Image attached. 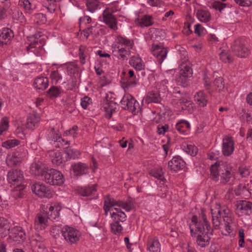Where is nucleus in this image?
Listing matches in <instances>:
<instances>
[{
	"label": "nucleus",
	"mask_w": 252,
	"mask_h": 252,
	"mask_svg": "<svg viewBox=\"0 0 252 252\" xmlns=\"http://www.w3.org/2000/svg\"><path fill=\"white\" fill-rule=\"evenodd\" d=\"M187 222L191 236L197 237V244L201 247L208 245L210 236L212 235V230L204 213L202 212L199 217L193 216Z\"/></svg>",
	"instance_id": "obj_1"
},
{
	"label": "nucleus",
	"mask_w": 252,
	"mask_h": 252,
	"mask_svg": "<svg viewBox=\"0 0 252 252\" xmlns=\"http://www.w3.org/2000/svg\"><path fill=\"white\" fill-rule=\"evenodd\" d=\"M111 45L113 55L119 59H125L130 55L134 46L133 40L120 34L116 35Z\"/></svg>",
	"instance_id": "obj_2"
},
{
	"label": "nucleus",
	"mask_w": 252,
	"mask_h": 252,
	"mask_svg": "<svg viewBox=\"0 0 252 252\" xmlns=\"http://www.w3.org/2000/svg\"><path fill=\"white\" fill-rule=\"evenodd\" d=\"M7 180L10 184L15 186L13 191V195L21 197L24 195L25 188L23 184L24 181L23 172L19 169L11 170L7 173Z\"/></svg>",
	"instance_id": "obj_3"
},
{
	"label": "nucleus",
	"mask_w": 252,
	"mask_h": 252,
	"mask_svg": "<svg viewBox=\"0 0 252 252\" xmlns=\"http://www.w3.org/2000/svg\"><path fill=\"white\" fill-rule=\"evenodd\" d=\"M109 196H105L104 198L103 209L105 211V215L107 216L109 212L110 213L111 218L113 221L118 222H124L126 219V215L120 208L116 205L108 203Z\"/></svg>",
	"instance_id": "obj_4"
},
{
	"label": "nucleus",
	"mask_w": 252,
	"mask_h": 252,
	"mask_svg": "<svg viewBox=\"0 0 252 252\" xmlns=\"http://www.w3.org/2000/svg\"><path fill=\"white\" fill-rule=\"evenodd\" d=\"M212 222L216 229L220 228V218L222 216L224 218L225 216H231L230 210L225 206L221 207L219 203H216L211 209Z\"/></svg>",
	"instance_id": "obj_5"
},
{
	"label": "nucleus",
	"mask_w": 252,
	"mask_h": 252,
	"mask_svg": "<svg viewBox=\"0 0 252 252\" xmlns=\"http://www.w3.org/2000/svg\"><path fill=\"white\" fill-rule=\"evenodd\" d=\"M45 181L53 186L62 185L64 181L63 174L59 171L53 168L48 169L42 174Z\"/></svg>",
	"instance_id": "obj_6"
},
{
	"label": "nucleus",
	"mask_w": 252,
	"mask_h": 252,
	"mask_svg": "<svg viewBox=\"0 0 252 252\" xmlns=\"http://www.w3.org/2000/svg\"><path fill=\"white\" fill-rule=\"evenodd\" d=\"M62 233L65 241L70 245L76 244L81 236L79 230L68 226H65L62 228Z\"/></svg>",
	"instance_id": "obj_7"
},
{
	"label": "nucleus",
	"mask_w": 252,
	"mask_h": 252,
	"mask_svg": "<svg viewBox=\"0 0 252 252\" xmlns=\"http://www.w3.org/2000/svg\"><path fill=\"white\" fill-rule=\"evenodd\" d=\"M123 109H127L133 113L136 114L140 110L139 104L130 94H126L121 101Z\"/></svg>",
	"instance_id": "obj_8"
},
{
	"label": "nucleus",
	"mask_w": 252,
	"mask_h": 252,
	"mask_svg": "<svg viewBox=\"0 0 252 252\" xmlns=\"http://www.w3.org/2000/svg\"><path fill=\"white\" fill-rule=\"evenodd\" d=\"M223 222V226L221 228V234L225 236H234L237 229V224L235 220L231 216H225Z\"/></svg>",
	"instance_id": "obj_9"
},
{
	"label": "nucleus",
	"mask_w": 252,
	"mask_h": 252,
	"mask_svg": "<svg viewBox=\"0 0 252 252\" xmlns=\"http://www.w3.org/2000/svg\"><path fill=\"white\" fill-rule=\"evenodd\" d=\"M192 73L190 64L186 62H183L180 65L179 75L176 78L177 84L184 86L186 83V79L190 77Z\"/></svg>",
	"instance_id": "obj_10"
},
{
	"label": "nucleus",
	"mask_w": 252,
	"mask_h": 252,
	"mask_svg": "<svg viewBox=\"0 0 252 252\" xmlns=\"http://www.w3.org/2000/svg\"><path fill=\"white\" fill-rule=\"evenodd\" d=\"M32 192L40 197L51 198L53 192L45 185L41 183H36L31 186Z\"/></svg>",
	"instance_id": "obj_11"
},
{
	"label": "nucleus",
	"mask_w": 252,
	"mask_h": 252,
	"mask_svg": "<svg viewBox=\"0 0 252 252\" xmlns=\"http://www.w3.org/2000/svg\"><path fill=\"white\" fill-rule=\"evenodd\" d=\"M236 213L239 216H250L252 214V203L246 200H239L235 204Z\"/></svg>",
	"instance_id": "obj_12"
},
{
	"label": "nucleus",
	"mask_w": 252,
	"mask_h": 252,
	"mask_svg": "<svg viewBox=\"0 0 252 252\" xmlns=\"http://www.w3.org/2000/svg\"><path fill=\"white\" fill-rule=\"evenodd\" d=\"M112 13L113 12L110 11V8H106L103 10L100 18L111 30L116 31L118 29L117 21Z\"/></svg>",
	"instance_id": "obj_13"
},
{
	"label": "nucleus",
	"mask_w": 252,
	"mask_h": 252,
	"mask_svg": "<svg viewBox=\"0 0 252 252\" xmlns=\"http://www.w3.org/2000/svg\"><path fill=\"white\" fill-rule=\"evenodd\" d=\"M27 151L25 150L16 151L11 154L7 155L6 162L9 166L19 164L26 158Z\"/></svg>",
	"instance_id": "obj_14"
},
{
	"label": "nucleus",
	"mask_w": 252,
	"mask_h": 252,
	"mask_svg": "<svg viewBox=\"0 0 252 252\" xmlns=\"http://www.w3.org/2000/svg\"><path fill=\"white\" fill-rule=\"evenodd\" d=\"M151 52L158 63L161 64L166 58L168 50L161 44H153Z\"/></svg>",
	"instance_id": "obj_15"
},
{
	"label": "nucleus",
	"mask_w": 252,
	"mask_h": 252,
	"mask_svg": "<svg viewBox=\"0 0 252 252\" xmlns=\"http://www.w3.org/2000/svg\"><path fill=\"white\" fill-rule=\"evenodd\" d=\"M61 209V206L59 204L53 203L49 204L46 206L43 213L45 214L48 219L53 220H57L59 218L60 211Z\"/></svg>",
	"instance_id": "obj_16"
},
{
	"label": "nucleus",
	"mask_w": 252,
	"mask_h": 252,
	"mask_svg": "<svg viewBox=\"0 0 252 252\" xmlns=\"http://www.w3.org/2000/svg\"><path fill=\"white\" fill-rule=\"evenodd\" d=\"M47 138L51 143L53 142L52 144H55V146L60 147L61 145L69 144L68 141H65L59 135L58 131L54 128H51L48 130Z\"/></svg>",
	"instance_id": "obj_17"
},
{
	"label": "nucleus",
	"mask_w": 252,
	"mask_h": 252,
	"mask_svg": "<svg viewBox=\"0 0 252 252\" xmlns=\"http://www.w3.org/2000/svg\"><path fill=\"white\" fill-rule=\"evenodd\" d=\"M50 78L53 84L61 82L62 84H65L69 80L68 76L66 75L64 70L61 67L52 71L50 74Z\"/></svg>",
	"instance_id": "obj_18"
},
{
	"label": "nucleus",
	"mask_w": 252,
	"mask_h": 252,
	"mask_svg": "<svg viewBox=\"0 0 252 252\" xmlns=\"http://www.w3.org/2000/svg\"><path fill=\"white\" fill-rule=\"evenodd\" d=\"M29 41L31 43L27 47L28 53H32L36 56H39L42 51L41 43L35 36L30 37Z\"/></svg>",
	"instance_id": "obj_19"
},
{
	"label": "nucleus",
	"mask_w": 252,
	"mask_h": 252,
	"mask_svg": "<svg viewBox=\"0 0 252 252\" xmlns=\"http://www.w3.org/2000/svg\"><path fill=\"white\" fill-rule=\"evenodd\" d=\"M227 163L216 162L210 167V176L211 178L215 181H218L221 173L223 172Z\"/></svg>",
	"instance_id": "obj_20"
},
{
	"label": "nucleus",
	"mask_w": 252,
	"mask_h": 252,
	"mask_svg": "<svg viewBox=\"0 0 252 252\" xmlns=\"http://www.w3.org/2000/svg\"><path fill=\"white\" fill-rule=\"evenodd\" d=\"M234 150V143L231 137L226 136L222 139V153L224 156L232 154Z\"/></svg>",
	"instance_id": "obj_21"
},
{
	"label": "nucleus",
	"mask_w": 252,
	"mask_h": 252,
	"mask_svg": "<svg viewBox=\"0 0 252 252\" xmlns=\"http://www.w3.org/2000/svg\"><path fill=\"white\" fill-rule=\"evenodd\" d=\"M136 26L141 28L152 26L154 23V18L152 16L148 14L139 16L134 20Z\"/></svg>",
	"instance_id": "obj_22"
},
{
	"label": "nucleus",
	"mask_w": 252,
	"mask_h": 252,
	"mask_svg": "<svg viewBox=\"0 0 252 252\" xmlns=\"http://www.w3.org/2000/svg\"><path fill=\"white\" fill-rule=\"evenodd\" d=\"M185 162L180 156H175L169 161L168 168L175 172H177L183 169Z\"/></svg>",
	"instance_id": "obj_23"
},
{
	"label": "nucleus",
	"mask_w": 252,
	"mask_h": 252,
	"mask_svg": "<svg viewBox=\"0 0 252 252\" xmlns=\"http://www.w3.org/2000/svg\"><path fill=\"white\" fill-rule=\"evenodd\" d=\"M10 237L13 241L20 242L25 239L26 234L21 227L16 226L11 228Z\"/></svg>",
	"instance_id": "obj_24"
},
{
	"label": "nucleus",
	"mask_w": 252,
	"mask_h": 252,
	"mask_svg": "<svg viewBox=\"0 0 252 252\" xmlns=\"http://www.w3.org/2000/svg\"><path fill=\"white\" fill-rule=\"evenodd\" d=\"M234 53L240 58H246L250 53L249 49L245 45L236 42L232 46Z\"/></svg>",
	"instance_id": "obj_25"
},
{
	"label": "nucleus",
	"mask_w": 252,
	"mask_h": 252,
	"mask_svg": "<svg viewBox=\"0 0 252 252\" xmlns=\"http://www.w3.org/2000/svg\"><path fill=\"white\" fill-rule=\"evenodd\" d=\"M48 218L44 214H38L34 220V228L37 230L44 229L48 225Z\"/></svg>",
	"instance_id": "obj_26"
},
{
	"label": "nucleus",
	"mask_w": 252,
	"mask_h": 252,
	"mask_svg": "<svg viewBox=\"0 0 252 252\" xmlns=\"http://www.w3.org/2000/svg\"><path fill=\"white\" fill-rule=\"evenodd\" d=\"M96 187V185H93L82 188L80 191V194L83 196L89 197V199L96 198L97 196Z\"/></svg>",
	"instance_id": "obj_27"
},
{
	"label": "nucleus",
	"mask_w": 252,
	"mask_h": 252,
	"mask_svg": "<svg viewBox=\"0 0 252 252\" xmlns=\"http://www.w3.org/2000/svg\"><path fill=\"white\" fill-rule=\"evenodd\" d=\"M48 154L54 165H60L66 161V158L63 157L61 152L59 151H51L49 152Z\"/></svg>",
	"instance_id": "obj_28"
},
{
	"label": "nucleus",
	"mask_w": 252,
	"mask_h": 252,
	"mask_svg": "<svg viewBox=\"0 0 252 252\" xmlns=\"http://www.w3.org/2000/svg\"><path fill=\"white\" fill-rule=\"evenodd\" d=\"M194 99L196 104L201 107H205L208 102L207 95L202 91H198L194 94Z\"/></svg>",
	"instance_id": "obj_29"
},
{
	"label": "nucleus",
	"mask_w": 252,
	"mask_h": 252,
	"mask_svg": "<svg viewBox=\"0 0 252 252\" xmlns=\"http://www.w3.org/2000/svg\"><path fill=\"white\" fill-rule=\"evenodd\" d=\"M176 129L181 134L188 135L190 130V125L189 123L185 120H180L176 124Z\"/></svg>",
	"instance_id": "obj_30"
},
{
	"label": "nucleus",
	"mask_w": 252,
	"mask_h": 252,
	"mask_svg": "<svg viewBox=\"0 0 252 252\" xmlns=\"http://www.w3.org/2000/svg\"><path fill=\"white\" fill-rule=\"evenodd\" d=\"M40 121L39 115L35 113L30 114L27 119L26 127L27 128L33 129L38 126Z\"/></svg>",
	"instance_id": "obj_31"
},
{
	"label": "nucleus",
	"mask_w": 252,
	"mask_h": 252,
	"mask_svg": "<svg viewBox=\"0 0 252 252\" xmlns=\"http://www.w3.org/2000/svg\"><path fill=\"white\" fill-rule=\"evenodd\" d=\"M161 245L156 237L151 238L147 244V250L149 252H160Z\"/></svg>",
	"instance_id": "obj_32"
},
{
	"label": "nucleus",
	"mask_w": 252,
	"mask_h": 252,
	"mask_svg": "<svg viewBox=\"0 0 252 252\" xmlns=\"http://www.w3.org/2000/svg\"><path fill=\"white\" fill-rule=\"evenodd\" d=\"M233 176L231 167L227 163L223 172L221 173L219 180L220 183L225 184L228 182L230 178Z\"/></svg>",
	"instance_id": "obj_33"
},
{
	"label": "nucleus",
	"mask_w": 252,
	"mask_h": 252,
	"mask_svg": "<svg viewBox=\"0 0 252 252\" xmlns=\"http://www.w3.org/2000/svg\"><path fill=\"white\" fill-rule=\"evenodd\" d=\"M117 107L118 104L115 102L106 100L103 106V109L106 113V117L110 118L112 113L115 111Z\"/></svg>",
	"instance_id": "obj_34"
},
{
	"label": "nucleus",
	"mask_w": 252,
	"mask_h": 252,
	"mask_svg": "<svg viewBox=\"0 0 252 252\" xmlns=\"http://www.w3.org/2000/svg\"><path fill=\"white\" fill-rule=\"evenodd\" d=\"M129 64L137 70L145 69V64L139 56L131 57L129 60Z\"/></svg>",
	"instance_id": "obj_35"
},
{
	"label": "nucleus",
	"mask_w": 252,
	"mask_h": 252,
	"mask_svg": "<svg viewBox=\"0 0 252 252\" xmlns=\"http://www.w3.org/2000/svg\"><path fill=\"white\" fill-rule=\"evenodd\" d=\"M71 170L76 176H80L87 172L88 166L84 163L78 162L71 166Z\"/></svg>",
	"instance_id": "obj_36"
},
{
	"label": "nucleus",
	"mask_w": 252,
	"mask_h": 252,
	"mask_svg": "<svg viewBox=\"0 0 252 252\" xmlns=\"http://www.w3.org/2000/svg\"><path fill=\"white\" fill-rule=\"evenodd\" d=\"M19 5L23 8L26 14H31L36 9L35 5L29 0H19Z\"/></svg>",
	"instance_id": "obj_37"
},
{
	"label": "nucleus",
	"mask_w": 252,
	"mask_h": 252,
	"mask_svg": "<svg viewBox=\"0 0 252 252\" xmlns=\"http://www.w3.org/2000/svg\"><path fill=\"white\" fill-rule=\"evenodd\" d=\"M181 149L188 155L194 156L197 153V147L190 142H183L181 145Z\"/></svg>",
	"instance_id": "obj_38"
},
{
	"label": "nucleus",
	"mask_w": 252,
	"mask_h": 252,
	"mask_svg": "<svg viewBox=\"0 0 252 252\" xmlns=\"http://www.w3.org/2000/svg\"><path fill=\"white\" fill-rule=\"evenodd\" d=\"M108 203L112 204V205H116L119 208L125 210L127 212H129L133 208L132 205L130 202H123L121 201H116L113 198L109 196V200Z\"/></svg>",
	"instance_id": "obj_39"
},
{
	"label": "nucleus",
	"mask_w": 252,
	"mask_h": 252,
	"mask_svg": "<svg viewBox=\"0 0 252 252\" xmlns=\"http://www.w3.org/2000/svg\"><path fill=\"white\" fill-rule=\"evenodd\" d=\"M33 85L36 89L44 90L48 86L49 81L47 77L40 76L35 79Z\"/></svg>",
	"instance_id": "obj_40"
},
{
	"label": "nucleus",
	"mask_w": 252,
	"mask_h": 252,
	"mask_svg": "<svg viewBox=\"0 0 252 252\" xmlns=\"http://www.w3.org/2000/svg\"><path fill=\"white\" fill-rule=\"evenodd\" d=\"M10 223L6 220L0 217V234L2 237H5L8 234H10Z\"/></svg>",
	"instance_id": "obj_41"
},
{
	"label": "nucleus",
	"mask_w": 252,
	"mask_h": 252,
	"mask_svg": "<svg viewBox=\"0 0 252 252\" xmlns=\"http://www.w3.org/2000/svg\"><path fill=\"white\" fill-rule=\"evenodd\" d=\"M180 104L183 110H187L191 113L193 110V104L190 98L183 97L180 99Z\"/></svg>",
	"instance_id": "obj_42"
},
{
	"label": "nucleus",
	"mask_w": 252,
	"mask_h": 252,
	"mask_svg": "<svg viewBox=\"0 0 252 252\" xmlns=\"http://www.w3.org/2000/svg\"><path fill=\"white\" fill-rule=\"evenodd\" d=\"M196 16L198 20L203 23H207L210 21L211 16L208 11L200 9L197 11Z\"/></svg>",
	"instance_id": "obj_43"
},
{
	"label": "nucleus",
	"mask_w": 252,
	"mask_h": 252,
	"mask_svg": "<svg viewBox=\"0 0 252 252\" xmlns=\"http://www.w3.org/2000/svg\"><path fill=\"white\" fill-rule=\"evenodd\" d=\"M102 5V3L97 0H88L86 3L87 9L91 13H94L100 9Z\"/></svg>",
	"instance_id": "obj_44"
},
{
	"label": "nucleus",
	"mask_w": 252,
	"mask_h": 252,
	"mask_svg": "<svg viewBox=\"0 0 252 252\" xmlns=\"http://www.w3.org/2000/svg\"><path fill=\"white\" fill-rule=\"evenodd\" d=\"M13 36V31L9 28H3L0 30V38L5 42L9 41Z\"/></svg>",
	"instance_id": "obj_45"
},
{
	"label": "nucleus",
	"mask_w": 252,
	"mask_h": 252,
	"mask_svg": "<svg viewBox=\"0 0 252 252\" xmlns=\"http://www.w3.org/2000/svg\"><path fill=\"white\" fill-rule=\"evenodd\" d=\"M30 170L32 173L36 176L41 175L44 174L46 171L43 170V167L41 165L40 163L36 162H33L30 167Z\"/></svg>",
	"instance_id": "obj_46"
},
{
	"label": "nucleus",
	"mask_w": 252,
	"mask_h": 252,
	"mask_svg": "<svg viewBox=\"0 0 252 252\" xmlns=\"http://www.w3.org/2000/svg\"><path fill=\"white\" fill-rule=\"evenodd\" d=\"M65 154L66 155V160L71 158H78L81 155V153L79 151L71 147H68L66 149Z\"/></svg>",
	"instance_id": "obj_47"
},
{
	"label": "nucleus",
	"mask_w": 252,
	"mask_h": 252,
	"mask_svg": "<svg viewBox=\"0 0 252 252\" xmlns=\"http://www.w3.org/2000/svg\"><path fill=\"white\" fill-rule=\"evenodd\" d=\"M9 120L8 117L2 118L0 121V135H2L8 130Z\"/></svg>",
	"instance_id": "obj_48"
},
{
	"label": "nucleus",
	"mask_w": 252,
	"mask_h": 252,
	"mask_svg": "<svg viewBox=\"0 0 252 252\" xmlns=\"http://www.w3.org/2000/svg\"><path fill=\"white\" fill-rule=\"evenodd\" d=\"M128 78L127 79V85L129 87L132 88L138 84V80L134 75V72L132 70H129L128 72Z\"/></svg>",
	"instance_id": "obj_49"
},
{
	"label": "nucleus",
	"mask_w": 252,
	"mask_h": 252,
	"mask_svg": "<svg viewBox=\"0 0 252 252\" xmlns=\"http://www.w3.org/2000/svg\"><path fill=\"white\" fill-rule=\"evenodd\" d=\"M160 100L161 97L159 93L155 92H151L149 93H148L146 97V101L148 103H158L160 102Z\"/></svg>",
	"instance_id": "obj_50"
},
{
	"label": "nucleus",
	"mask_w": 252,
	"mask_h": 252,
	"mask_svg": "<svg viewBox=\"0 0 252 252\" xmlns=\"http://www.w3.org/2000/svg\"><path fill=\"white\" fill-rule=\"evenodd\" d=\"M47 95L50 98H56L60 95L62 93L61 89L56 86H52L48 90Z\"/></svg>",
	"instance_id": "obj_51"
},
{
	"label": "nucleus",
	"mask_w": 252,
	"mask_h": 252,
	"mask_svg": "<svg viewBox=\"0 0 252 252\" xmlns=\"http://www.w3.org/2000/svg\"><path fill=\"white\" fill-rule=\"evenodd\" d=\"M220 58L224 63H229L233 61V58L227 50H223L220 53Z\"/></svg>",
	"instance_id": "obj_52"
},
{
	"label": "nucleus",
	"mask_w": 252,
	"mask_h": 252,
	"mask_svg": "<svg viewBox=\"0 0 252 252\" xmlns=\"http://www.w3.org/2000/svg\"><path fill=\"white\" fill-rule=\"evenodd\" d=\"M167 84L168 81L166 79H164L158 82L156 86V88L157 90L158 91L159 93L164 94L168 91V87L167 86Z\"/></svg>",
	"instance_id": "obj_53"
},
{
	"label": "nucleus",
	"mask_w": 252,
	"mask_h": 252,
	"mask_svg": "<svg viewBox=\"0 0 252 252\" xmlns=\"http://www.w3.org/2000/svg\"><path fill=\"white\" fill-rule=\"evenodd\" d=\"M112 232L116 235H119L122 233L123 227L120 222L113 221L110 224Z\"/></svg>",
	"instance_id": "obj_54"
},
{
	"label": "nucleus",
	"mask_w": 252,
	"mask_h": 252,
	"mask_svg": "<svg viewBox=\"0 0 252 252\" xmlns=\"http://www.w3.org/2000/svg\"><path fill=\"white\" fill-rule=\"evenodd\" d=\"M20 141L16 139H11L6 140L2 142V146L7 149H10L18 146Z\"/></svg>",
	"instance_id": "obj_55"
},
{
	"label": "nucleus",
	"mask_w": 252,
	"mask_h": 252,
	"mask_svg": "<svg viewBox=\"0 0 252 252\" xmlns=\"http://www.w3.org/2000/svg\"><path fill=\"white\" fill-rule=\"evenodd\" d=\"M235 194L237 195L249 196V191L244 185L240 184L235 189Z\"/></svg>",
	"instance_id": "obj_56"
},
{
	"label": "nucleus",
	"mask_w": 252,
	"mask_h": 252,
	"mask_svg": "<svg viewBox=\"0 0 252 252\" xmlns=\"http://www.w3.org/2000/svg\"><path fill=\"white\" fill-rule=\"evenodd\" d=\"M88 53V49L86 46H80L79 47V56L81 63L84 64L86 63V59Z\"/></svg>",
	"instance_id": "obj_57"
},
{
	"label": "nucleus",
	"mask_w": 252,
	"mask_h": 252,
	"mask_svg": "<svg viewBox=\"0 0 252 252\" xmlns=\"http://www.w3.org/2000/svg\"><path fill=\"white\" fill-rule=\"evenodd\" d=\"M78 127L77 126H73L70 129L64 132L63 135L65 136H70L75 138L78 135Z\"/></svg>",
	"instance_id": "obj_58"
},
{
	"label": "nucleus",
	"mask_w": 252,
	"mask_h": 252,
	"mask_svg": "<svg viewBox=\"0 0 252 252\" xmlns=\"http://www.w3.org/2000/svg\"><path fill=\"white\" fill-rule=\"evenodd\" d=\"M92 103V99L87 96H85L81 99L80 105L84 109H89Z\"/></svg>",
	"instance_id": "obj_59"
},
{
	"label": "nucleus",
	"mask_w": 252,
	"mask_h": 252,
	"mask_svg": "<svg viewBox=\"0 0 252 252\" xmlns=\"http://www.w3.org/2000/svg\"><path fill=\"white\" fill-rule=\"evenodd\" d=\"M66 70L67 73L71 75L78 71V67L75 63L70 62L66 64Z\"/></svg>",
	"instance_id": "obj_60"
},
{
	"label": "nucleus",
	"mask_w": 252,
	"mask_h": 252,
	"mask_svg": "<svg viewBox=\"0 0 252 252\" xmlns=\"http://www.w3.org/2000/svg\"><path fill=\"white\" fill-rule=\"evenodd\" d=\"M226 7L225 3H222L219 1H215L212 4L211 8L214 9L216 10H218L221 12Z\"/></svg>",
	"instance_id": "obj_61"
},
{
	"label": "nucleus",
	"mask_w": 252,
	"mask_h": 252,
	"mask_svg": "<svg viewBox=\"0 0 252 252\" xmlns=\"http://www.w3.org/2000/svg\"><path fill=\"white\" fill-rule=\"evenodd\" d=\"M163 173L162 168L158 167L152 170L150 172V174L154 177L162 180L163 179Z\"/></svg>",
	"instance_id": "obj_62"
},
{
	"label": "nucleus",
	"mask_w": 252,
	"mask_h": 252,
	"mask_svg": "<svg viewBox=\"0 0 252 252\" xmlns=\"http://www.w3.org/2000/svg\"><path fill=\"white\" fill-rule=\"evenodd\" d=\"M62 102L63 104V105L66 106H69L72 105L74 102V98L72 95L71 94H67L65 96L63 97L62 100Z\"/></svg>",
	"instance_id": "obj_63"
},
{
	"label": "nucleus",
	"mask_w": 252,
	"mask_h": 252,
	"mask_svg": "<svg viewBox=\"0 0 252 252\" xmlns=\"http://www.w3.org/2000/svg\"><path fill=\"white\" fill-rule=\"evenodd\" d=\"M194 33L197 35L201 36L206 33V30L200 24H197L194 26Z\"/></svg>",
	"instance_id": "obj_64"
}]
</instances>
